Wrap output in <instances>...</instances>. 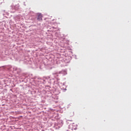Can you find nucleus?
<instances>
[{
    "instance_id": "obj_1",
    "label": "nucleus",
    "mask_w": 131,
    "mask_h": 131,
    "mask_svg": "<svg viewBox=\"0 0 131 131\" xmlns=\"http://www.w3.org/2000/svg\"><path fill=\"white\" fill-rule=\"evenodd\" d=\"M42 15H41V14H39L38 15V17H37V20H39V21H40V20H42Z\"/></svg>"
},
{
    "instance_id": "obj_2",
    "label": "nucleus",
    "mask_w": 131,
    "mask_h": 131,
    "mask_svg": "<svg viewBox=\"0 0 131 131\" xmlns=\"http://www.w3.org/2000/svg\"><path fill=\"white\" fill-rule=\"evenodd\" d=\"M71 116H74V112H72L70 113Z\"/></svg>"
}]
</instances>
